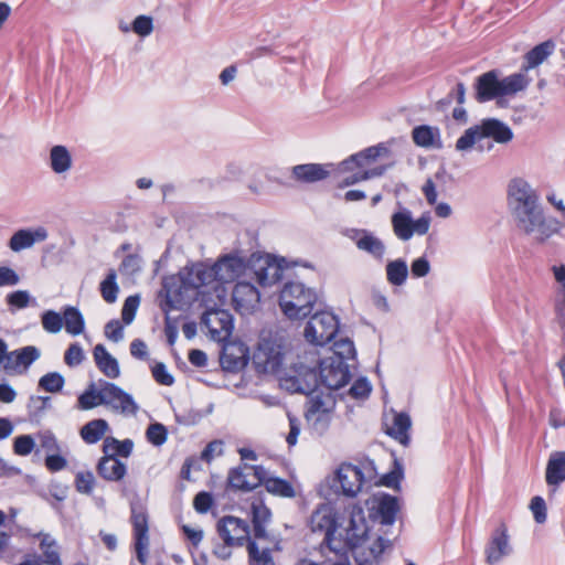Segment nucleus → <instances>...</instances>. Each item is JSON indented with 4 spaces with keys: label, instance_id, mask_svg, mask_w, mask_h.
<instances>
[{
    "label": "nucleus",
    "instance_id": "obj_17",
    "mask_svg": "<svg viewBox=\"0 0 565 565\" xmlns=\"http://www.w3.org/2000/svg\"><path fill=\"white\" fill-rule=\"evenodd\" d=\"M232 300L236 311L241 315H248L252 313L259 303L260 294L253 284L238 281L233 288Z\"/></svg>",
    "mask_w": 565,
    "mask_h": 565
},
{
    "label": "nucleus",
    "instance_id": "obj_4",
    "mask_svg": "<svg viewBox=\"0 0 565 565\" xmlns=\"http://www.w3.org/2000/svg\"><path fill=\"white\" fill-rule=\"evenodd\" d=\"M317 302V294L301 282H288L279 296V306L289 319L308 317Z\"/></svg>",
    "mask_w": 565,
    "mask_h": 565
},
{
    "label": "nucleus",
    "instance_id": "obj_49",
    "mask_svg": "<svg viewBox=\"0 0 565 565\" xmlns=\"http://www.w3.org/2000/svg\"><path fill=\"white\" fill-rule=\"evenodd\" d=\"M355 355L356 352L354 343L350 339H341L340 341L334 342L331 358H339L348 363L349 361H352V364L354 365Z\"/></svg>",
    "mask_w": 565,
    "mask_h": 565
},
{
    "label": "nucleus",
    "instance_id": "obj_24",
    "mask_svg": "<svg viewBox=\"0 0 565 565\" xmlns=\"http://www.w3.org/2000/svg\"><path fill=\"white\" fill-rule=\"evenodd\" d=\"M360 250L366 252L375 258H382L385 253L383 242L366 230H353L350 236Z\"/></svg>",
    "mask_w": 565,
    "mask_h": 565
},
{
    "label": "nucleus",
    "instance_id": "obj_32",
    "mask_svg": "<svg viewBox=\"0 0 565 565\" xmlns=\"http://www.w3.org/2000/svg\"><path fill=\"white\" fill-rule=\"evenodd\" d=\"M555 49L556 44L551 39L535 45L524 55L522 71L527 72L537 67L554 53Z\"/></svg>",
    "mask_w": 565,
    "mask_h": 565
},
{
    "label": "nucleus",
    "instance_id": "obj_38",
    "mask_svg": "<svg viewBox=\"0 0 565 565\" xmlns=\"http://www.w3.org/2000/svg\"><path fill=\"white\" fill-rule=\"evenodd\" d=\"M412 426V420L408 414L398 413L394 416L393 425L387 429V435L393 437L403 446H408L411 438L408 431Z\"/></svg>",
    "mask_w": 565,
    "mask_h": 565
},
{
    "label": "nucleus",
    "instance_id": "obj_45",
    "mask_svg": "<svg viewBox=\"0 0 565 565\" xmlns=\"http://www.w3.org/2000/svg\"><path fill=\"white\" fill-rule=\"evenodd\" d=\"M103 386H99V382L90 383L89 386L78 396L77 407L79 409H92L99 405H103L100 402V396L103 395Z\"/></svg>",
    "mask_w": 565,
    "mask_h": 565
},
{
    "label": "nucleus",
    "instance_id": "obj_59",
    "mask_svg": "<svg viewBox=\"0 0 565 565\" xmlns=\"http://www.w3.org/2000/svg\"><path fill=\"white\" fill-rule=\"evenodd\" d=\"M84 358H85L84 351H83L82 347L76 342V343H72L65 351L64 362L68 366L74 367V366L79 365L84 361Z\"/></svg>",
    "mask_w": 565,
    "mask_h": 565
},
{
    "label": "nucleus",
    "instance_id": "obj_11",
    "mask_svg": "<svg viewBox=\"0 0 565 565\" xmlns=\"http://www.w3.org/2000/svg\"><path fill=\"white\" fill-rule=\"evenodd\" d=\"M201 322L207 328L211 339L218 342L227 340L234 328L232 315L224 309L206 310Z\"/></svg>",
    "mask_w": 565,
    "mask_h": 565
},
{
    "label": "nucleus",
    "instance_id": "obj_44",
    "mask_svg": "<svg viewBox=\"0 0 565 565\" xmlns=\"http://www.w3.org/2000/svg\"><path fill=\"white\" fill-rule=\"evenodd\" d=\"M134 449V441L131 439L118 440L115 437H106L103 444V451L106 456H121L129 457Z\"/></svg>",
    "mask_w": 565,
    "mask_h": 565
},
{
    "label": "nucleus",
    "instance_id": "obj_35",
    "mask_svg": "<svg viewBox=\"0 0 565 565\" xmlns=\"http://www.w3.org/2000/svg\"><path fill=\"white\" fill-rule=\"evenodd\" d=\"M412 138L415 145L422 148H443L438 127L428 125L416 126L412 131Z\"/></svg>",
    "mask_w": 565,
    "mask_h": 565
},
{
    "label": "nucleus",
    "instance_id": "obj_54",
    "mask_svg": "<svg viewBox=\"0 0 565 565\" xmlns=\"http://www.w3.org/2000/svg\"><path fill=\"white\" fill-rule=\"evenodd\" d=\"M146 436L149 443L154 446H161L166 443L168 431L164 425L160 423L150 424L146 430Z\"/></svg>",
    "mask_w": 565,
    "mask_h": 565
},
{
    "label": "nucleus",
    "instance_id": "obj_36",
    "mask_svg": "<svg viewBox=\"0 0 565 565\" xmlns=\"http://www.w3.org/2000/svg\"><path fill=\"white\" fill-rule=\"evenodd\" d=\"M373 509L381 524L392 525L399 510L398 500L396 497L383 494L376 499V505H374Z\"/></svg>",
    "mask_w": 565,
    "mask_h": 565
},
{
    "label": "nucleus",
    "instance_id": "obj_9",
    "mask_svg": "<svg viewBox=\"0 0 565 565\" xmlns=\"http://www.w3.org/2000/svg\"><path fill=\"white\" fill-rule=\"evenodd\" d=\"M393 232L401 241H409L414 234L425 235L429 231V216H420L416 221L412 217V212L407 209L394 213L391 218Z\"/></svg>",
    "mask_w": 565,
    "mask_h": 565
},
{
    "label": "nucleus",
    "instance_id": "obj_1",
    "mask_svg": "<svg viewBox=\"0 0 565 565\" xmlns=\"http://www.w3.org/2000/svg\"><path fill=\"white\" fill-rule=\"evenodd\" d=\"M507 192L508 207L519 233L537 244H544L561 232L563 224L545 214L540 195L526 180L512 179Z\"/></svg>",
    "mask_w": 565,
    "mask_h": 565
},
{
    "label": "nucleus",
    "instance_id": "obj_25",
    "mask_svg": "<svg viewBox=\"0 0 565 565\" xmlns=\"http://www.w3.org/2000/svg\"><path fill=\"white\" fill-rule=\"evenodd\" d=\"M545 481L554 491L565 481V451L551 454L545 470Z\"/></svg>",
    "mask_w": 565,
    "mask_h": 565
},
{
    "label": "nucleus",
    "instance_id": "obj_56",
    "mask_svg": "<svg viewBox=\"0 0 565 565\" xmlns=\"http://www.w3.org/2000/svg\"><path fill=\"white\" fill-rule=\"evenodd\" d=\"M372 385L366 377H359L350 387L349 394L355 399L367 398L371 394Z\"/></svg>",
    "mask_w": 565,
    "mask_h": 565
},
{
    "label": "nucleus",
    "instance_id": "obj_39",
    "mask_svg": "<svg viewBox=\"0 0 565 565\" xmlns=\"http://www.w3.org/2000/svg\"><path fill=\"white\" fill-rule=\"evenodd\" d=\"M270 510L263 503L252 504V522L255 539H266V526L270 522Z\"/></svg>",
    "mask_w": 565,
    "mask_h": 565
},
{
    "label": "nucleus",
    "instance_id": "obj_47",
    "mask_svg": "<svg viewBox=\"0 0 565 565\" xmlns=\"http://www.w3.org/2000/svg\"><path fill=\"white\" fill-rule=\"evenodd\" d=\"M247 552L249 565H275L270 548L260 550L254 540H248Z\"/></svg>",
    "mask_w": 565,
    "mask_h": 565
},
{
    "label": "nucleus",
    "instance_id": "obj_20",
    "mask_svg": "<svg viewBox=\"0 0 565 565\" xmlns=\"http://www.w3.org/2000/svg\"><path fill=\"white\" fill-rule=\"evenodd\" d=\"M511 546L509 544V535L507 529L501 525L498 527L491 536L490 542L486 547V559L490 565L499 563L504 556L511 553Z\"/></svg>",
    "mask_w": 565,
    "mask_h": 565
},
{
    "label": "nucleus",
    "instance_id": "obj_33",
    "mask_svg": "<svg viewBox=\"0 0 565 565\" xmlns=\"http://www.w3.org/2000/svg\"><path fill=\"white\" fill-rule=\"evenodd\" d=\"M34 539L40 540V550L43 556V563L46 565H63L61 555H60V546L57 541L50 534L44 532H39L34 534H29Z\"/></svg>",
    "mask_w": 565,
    "mask_h": 565
},
{
    "label": "nucleus",
    "instance_id": "obj_37",
    "mask_svg": "<svg viewBox=\"0 0 565 565\" xmlns=\"http://www.w3.org/2000/svg\"><path fill=\"white\" fill-rule=\"evenodd\" d=\"M214 280H216L214 265L206 267L202 264H199L189 270L186 277L183 278V284L191 288L199 289L203 286H207Z\"/></svg>",
    "mask_w": 565,
    "mask_h": 565
},
{
    "label": "nucleus",
    "instance_id": "obj_30",
    "mask_svg": "<svg viewBox=\"0 0 565 565\" xmlns=\"http://www.w3.org/2000/svg\"><path fill=\"white\" fill-rule=\"evenodd\" d=\"M47 237V232L43 227H39L34 231L19 230L15 232L9 242V247L13 252H20L25 248H30L36 242H43Z\"/></svg>",
    "mask_w": 565,
    "mask_h": 565
},
{
    "label": "nucleus",
    "instance_id": "obj_53",
    "mask_svg": "<svg viewBox=\"0 0 565 565\" xmlns=\"http://www.w3.org/2000/svg\"><path fill=\"white\" fill-rule=\"evenodd\" d=\"M481 139L479 126L468 128L465 134L457 140L456 149L466 151L472 148L477 140Z\"/></svg>",
    "mask_w": 565,
    "mask_h": 565
},
{
    "label": "nucleus",
    "instance_id": "obj_8",
    "mask_svg": "<svg viewBox=\"0 0 565 565\" xmlns=\"http://www.w3.org/2000/svg\"><path fill=\"white\" fill-rule=\"evenodd\" d=\"M345 361L339 358H326L319 363L320 382L329 390H339L351 380V367Z\"/></svg>",
    "mask_w": 565,
    "mask_h": 565
},
{
    "label": "nucleus",
    "instance_id": "obj_43",
    "mask_svg": "<svg viewBox=\"0 0 565 565\" xmlns=\"http://www.w3.org/2000/svg\"><path fill=\"white\" fill-rule=\"evenodd\" d=\"M50 162L55 173H65L72 167V157L66 147L54 146L50 151Z\"/></svg>",
    "mask_w": 565,
    "mask_h": 565
},
{
    "label": "nucleus",
    "instance_id": "obj_28",
    "mask_svg": "<svg viewBox=\"0 0 565 565\" xmlns=\"http://www.w3.org/2000/svg\"><path fill=\"white\" fill-rule=\"evenodd\" d=\"M97 473L107 481L117 482L127 473V466L117 457L104 455L97 463Z\"/></svg>",
    "mask_w": 565,
    "mask_h": 565
},
{
    "label": "nucleus",
    "instance_id": "obj_5",
    "mask_svg": "<svg viewBox=\"0 0 565 565\" xmlns=\"http://www.w3.org/2000/svg\"><path fill=\"white\" fill-rule=\"evenodd\" d=\"M284 345L277 335L263 337L253 354V363L264 373H275L282 365Z\"/></svg>",
    "mask_w": 565,
    "mask_h": 565
},
{
    "label": "nucleus",
    "instance_id": "obj_21",
    "mask_svg": "<svg viewBox=\"0 0 565 565\" xmlns=\"http://www.w3.org/2000/svg\"><path fill=\"white\" fill-rule=\"evenodd\" d=\"M216 280L231 282L239 277L245 270L243 258L235 255H225L214 264Z\"/></svg>",
    "mask_w": 565,
    "mask_h": 565
},
{
    "label": "nucleus",
    "instance_id": "obj_27",
    "mask_svg": "<svg viewBox=\"0 0 565 565\" xmlns=\"http://www.w3.org/2000/svg\"><path fill=\"white\" fill-rule=\"evenodd\" d=\"M291 174L296 181L302 183H315L327 179L330 172L324 164L303 163L292 167Z\"/></svg>",
    "mask_w": 565,
    "mask_h": 565
},
{
    "label": "nucleus",
    "instance_id": "obj_62",
    "mask_svg": "<svg viewBox=\"0 0 565 565\" xmlns=\"http://www.w3.org/2000/svg\"><path fill=\"white\" fill-rule=\"evenodd\" d=\"M530 509L533 513V516H534V520L536 523H539V524L545 523V521L547 519L546 503L542 497L536 495V497L532 498L531 503H530Z\"/></svg>",
    "mask_w": 565,
    "mask_h": 565
},
{
    "label": "nucleus",
    "instance_id": "obj_22",
    "mask_svg": "<svg viewBox=\"0 0 565 565\" xmlns=\"http://www.w3.org/2000/svg\"><path fill=\"white\" fill-rule=\"evenodd\" d=\"M40 355V350L34 345H26L11 351L9 352L8 361L4 362V370L21 373L20 367H23L24 371L28 370Z\"/></svg>",
    "mask_w": 565,
    "mask_h": 565
},
{
    "label": "nucleus",
    "instance_id": "obj_19",
    "mask_svg": "<svg viewBox=\"0 0 565 565\" xmlns=\"http://www.w3.org/2000/svg\"><path fill=\"white\" fill-rule=\"evenodd\" d=\"M309 396L306 409V418L315 425L321 423L324 427L329 422V413L333 408L334 401L330 394L312 393Z\"/></svg>",
    "mask_w": 565,
    "mask_h": 565
},
{
    "label": "nucleus",
    "instance_id": "obj_58",
    "mask_svg": "<svg viewBox=\"0 0 565 565\" xmlns=\"http://www.w3.org/2000/svg\"><path fill=\"white\" fill-rule=\"evenodd\" d=\"M154 381L164 386H171L174 383V377L168 372L164 363L157 362L151 369Z\"/></svg>",
    "mask_w": 565,
    "mask_h": 565
},
{
    "label": "nucleus",
    "instance_id": "obj_60",
    "mask_svg": "<svg viewBox=\"0 0 565 565\" xmlns=\"http://www.w3.org/2000/svg\"><path fill=\"white\" fill-rule=\"evenodd\" d=\"M131 30L140 36L150 35L153 30L152 18L148 15H138L132 22Z\"/></svg>",
    "mask_w": 565,
    "mask_h": 565
},
{
    "label": "nucleus",
    "instance_id": "obj_7",
    "mask_svg": "<svg viewBox=\"0 0 565 565\" xmlns=\"http://www.w3.org/2000/svg\"><path fill=\"white\" fill-rule=\"evenodd\" d=\"M99 386H103L104 393L100 396V402L114 413L122 415H136L138 413L139 407L134 397L117 384L99 380Z\"/></svg>",
    "mask_w": 565,
    "mask_h": 565
},
{
    "label": "nucleus",
    "instance_id": "obj_16",
    "mask_svg": "<svg viewBox=\"0 0 565 565\" xmlns=\"http://www.w3.org/2000/svg\"><path fill=\"white\" fill-rule=\"evenodd\" d=\"M131 523L135 533V547L137 558L141 564L146 563L147 550L149 545L148 516L142 508L131 507Z\"/></svg>",
    "mask_w": 565,
    "mask_h": 565
},
{
    "label": "nucleus",
    "instance_id": "obj_2",
    "mask_svg": "<svg viewBox=\"0 0 565 565\" xmlns=\"http://www.w3.org/2000/svg\"><path fill=\"white\" fill-rule=\"evenodd\" d=\"M367 533L363 510L354 509L344 530V543L352 551L358 565L379 564L383 552L390 545V541L382 536L367 544Z\"/></svg>",
    "mask_w": 565,
    "mask_h": 565
},
{
    "label": "nucleus",
    "instance_id": "obj_57",
    "mask_svg": "<svg viewBox=\"0 0 565 565\" xmlns=\"http://www.w3.org/2000/svg\"><path fill=\"white\" fill-rule=\"evenodd\" d=\"M35 447L34 439L31 435H20L15 437L13 443V451L19 456H28Z\"/></svg>",
    "mask_w": 565,
    "mask_h": 565
},
{
    "label": "nucleus",
    "instance_id": "obj_23",
    "mask_svg": "<svg viewBox=\"0 0 565 565\" xmlns=\"http://www.w3.org/2000/svg\"><path fill=\"white\" fill-rule=\"evenodd\" d=\"M247 363V350L243 344L226 343L221 354V364L227 371H237Z\"/></svg>",
    "mask_w": 565,
    "mask_h": 565
},
{
    "label": "nucleus",
    "instance_id": "obj_3",
    "mask_svg": "<svg viewBox=\"0 0 565 565\" xmlns=\"http://www.w3.org/2000/svg\"><path fill=\"white\" fill-rule=\"evenodd\" d=\"M530 79L522 72L499 79V72L491 70L478 76L475 83V97L478 103H486L498 97L516 94L525 89Z\"/></svg>",
    "mask_w": 565,
    "mask_h": 565
},
{
    "label": "nucleus",
    "instance_id": "obj_6",
    "mask_svg": "<svg viewBox=\"0 0 565 565\" xmlns=\"http://www.w3.org/2000/svg\"><path fill=\"white\" fill-rule=\"evenodd\" d=\"M339 331L337 316L329 311L316 312L305 327V338L315 345H326L331 342Z\"/></svg>",
    "mask_w": 565,
    "mask_h": 565
},
{
    "label": "nucleus",
    "instance_id": "obj_64",
    "mask_svg": "<svg viewBox=\"0 0 565 565\" xmlns=\"http://www.w3.org/2000/svg\"><path fill=\"white\" fill-rule=\"evenodd\" d=\"M213 504V497L211 493L201 491L193 500V507L199 513H206Z\"/></svg>",
    "mask_w": 565,
    "mask_h": 565
},
{
    "label": "nucleus",
    "instance_id": "obj_48",
    "mask_svg": "<svg viewBox=\"0 0 565 565\" xmlns=\"http://www.w3.org/2000/svg\"><path fill=\"white\" fill-rule=\"evenodd\" d=\"M117 274L115 269H110L106 278L100 282V294L103 299L108 303H114L117 300L119 287L116 281Z\"/></svg>",
    "mask_w": 565,
    "mask_h": 565
},
{
    "label": "nucleus",
    "instance_id": "obj_31",
    "mask_svg": "<svg viewBox=\"0 0 565 565\" xmlns=\"http://www.w3.org/2000/svg\"><path fill=\"white\" fill-rule=\"evenodd\" d=\"M558 287L554 297V312L557 323L565 328V265L553 266L552 268Z\"/></svg>",
    "mask_w": 565,
    "mask_h": 565
},
{
    "label": "nucleus",
    "instance_id": "obj_26",
    "mask_svg": "<svg viewBox=\"0 0 565 565\" xmlns=\"http://www.w3.org/2000/svg\"><path fill=\"white\" fill-rule=\"evenodd\" d=\"M479 128L481 138H492L499 143H507L513 138L511 128L503 121L495 118L482 120Z\"/></svg>",
    "mask_w": 565,
    "mask_h": 565
},
{
    "label": "nucleus",
    "instance_id": "obj_29",
    "mask_svg": "<svg viewBox=\"0 0 565 565\" xmlns=\"http://www.w3.org/2000/svg\"><path fill=\"white\" fill-rule=\"evenodd\" d=\"M287 388L295 393L310 395L316 393L320 382V372L309 369L301 376L290 377L285 381Z\"/></svg>",
    "mask_w": 565,
    "mask_h": 565
},
{
    "label": "nucleus",
    "instance_id": "obj_14",
    "mask_svg": "<svg viewBox=\"0 0 565 565\" xmlns=\"http://www.w3.org/2000/svg\"><path fill=\"white\" fill-rule=\"evenodd\" d=\"M390 148L386 143L380 142L375 146H371L365 148L354 154H351L349 158L343 160L340 164V171H353L355 169H364L370 164L374 163L379 158L388 157Z\"/></svg>",
    "mask_w": 565,
    "mask_h": 565
},
{
    "label": "nucleus",
    "instance_id": "obj_61",
    "mask_svg": "<svg viewBox=\"0 0 565 565\" xmlns=\"http://www.w3.org/2000/svg\"><path fill=\"white\" fill-rule=\"evenodd\" d=\"M95 478L90 471L78 472L75 477L76 490L84 494H89L93 491Z\"/></svg>",
    "mask_w": 565,
    "mask_h": 565
},
{
    "label": "nucleus",
    "instance_id": "obj_42",
    "mask_svg": "<svg viewBox=\"0 0 565 565\" xmlns=\"http://www.w3.org/2000/svg\"><path fill=\"white\" fill-rule=\"evenodd\" d=\"M63 326L67 333L78 335L84 332L85 320L81 311L73 306H67L63 310Z\"/></svg>",
    "mask_w": 565,
    "mask_h": 565
},
{
    "label": "nucleus",
    "instance_id": "obj_51",
    "mask_svg": "<svg viewBox=\"0 0 565 565\" xmlns=\"http://www.w3.org/2000/svg\"><path fill=\"white\" fill-rule=\"evenodd\" d=\"M6 301L10 311L21 310L35 302L28 290H15L7 295Z\"/></svg>",
    "mask_w": 565,
    "mask_h": 565
},
{
    "label": "nucleus",
    "instance_id": "obj_52",
    "mask_svg": "<svg viewBox=\"0 0 565 565\" xmlns=\"http://www.w3.org/2000/svg\"><path fill=\"white\" fill-rule=\"evenodd\" d=\"M42 327L49 333H58L63 328V315L46 310L41 316Z\"/></svg>",
    "mask_w": 565,
    "mask_h": 565
},
{
    "label": "nucleus",
    "instance_id": "obj_34",
    "mask_svg": "<svg viewBox=\"0 0 565 565\" xmlns=\"http://www.w3.org/2000/svg\"><path fill=\"white\" fill-rule=\"evenodd\" d=\"M98 370L108 379H117L120 375L118 361L106 350L103 344H97L93 351Z\"/></svg>",
    "mask_w": 565,
    "mask_h": 565
},
{
    "label": "nucleus",
    "instance_id": "obj_40",
    "mask_svg": "<svg viewBox=\"0 0 565 565\" xmlns=\"http://www.w3.org/2000/svg\"><path fill=\"white\" fill-rule=\"evenodd\" d=\"M109 429V425L107 423V420L103 419V418H97V419H93L88 423H86L82 428H81V437L82 439L88 444V445H94L96 443H98L104 436L105 434L108 431Z\"/></svg>",
    "mask_w": 565,
    "mask_h": 565
},
{
    "label": "nucleus",
    "instance_id": "obj_12",
    "mask_svg": "<svg viewBox=\"0 0 565 565\" xmlns=\"http://www.w3.org/2000/svg\"><path fill=\"white\" fill-rule=\"evenodd\" d=\"M217 532L227 546H243L252 540L248 523L232 515L224 516L217 522Z\"/></svg>",
    "mask_w": 565,
    "mask_h": 565
},
{
    "label": "nucleus",
    "instance_id": "obj_63",
    "mask_svg": "<svg viewBox=\"0 0 565 565\" xmlns=\"http://www.w3.org/2000/svg\"><path fill=\"white\" fill-rule=\"evenodd\" d=\"M105 335L114 342L121 341L124 339L122 324L116 319L108 321L105 326Z\"/></svg>",
    "mask_w": 565,
    "mask_h": 565
},
{
    "label": "nucleus",
    "instance_id": "obj_10",
    "mask_svg": "<svg viewBox=\"0 0 565 565\" xmlns=\"http://www.w3.org/2000/svg\"><path fill=\"white\" fill-rule=\"evenodd\" d=\"M364 483L365 476L356 465L343 462L335 471L333 487L345 497H356L362 491Z\"/></svg>",
    "mask_w": 565,
    "mask_h": 565
},
{
    "label": "nucleus",
    "instance_id": "obj_41",
    "mask_svg": "<svg viewBox=\"0 0 565 565\" xmlns=\"http://www.w3.org/2000/svg\"><path fill=\"white\" fill-rule=\"evenodd\" d=\"M262 484L265 486L266 490L269 493L280 495L284 498H294L295 497V490H294L291 483L285 479L271 477L267 469H265V475L262 480Z\"/></svg>",
    "mask_w": 565,
    "mask_h": 565
},
{
    "label": "nucleus",
    "instance_id": "obj_15",
    "mask_svg": "<svg viewBox=\"0 0 565 565\" xmlns=\"http://www.w3.org/2000/svg\"><path fill=\"white\" fill-rule=\"evenodd\" d=\"M286 260H277L270 256L259 258L254 264V273L257 282L263 286H271L282 279Z\"/></svg>",
    "mask_w": 565,
    "mask_h": 565
},
{
    "label": "nucleus",
    "instance_id": "obj_46",
    "mask_svg": "<svg viewBox=\"0 0 565 565\" xmlns=\"http://www.w3.org/2000/svg\"><path fill=\"white\" fill-rule=\"evenodd\" d=\"M408 277V267L404 259L391 260L386 265V279L393 286H402Z\"/></svg>",
    "mask_w": 565,
    "mask_h": 565
},
{
    "label": "nucleus",
    "instance_id": "obj_50",
    "mask_svg": "<svg viewBox=\"0 0 565 565\" xmlns=\"http://www.w3.org/2000/svg\"><path fill=\"white\" fill-rule=\"evenodd\" d=\"M64 384L65 379L58 372H49L39 380V387L47 393L61 392Z\"/></svg>",
    "mask_w": 565,
    "mask_h": 565
},
{
    "label": "nucleus",
    "instance_id": "obj_55",
    "mask_svg": "<svg viewBox=\"0 0 565 565\" xmlns=\"http://www.w3.org/2000/svg\"><path fill=\"white\" fill-rule=\"evenodd\" d=\"M139 303L140 297L138 295L126 298L121 309V319L125 324H130L134 321Z\"/></svg>",
    "mask_w": 565,
    "mask_h": 565
},
{
    "label": "nucleus",
    "instance_id": "obj_13",
    "mask_svg": "<svg viewBox=\"0 0 565 565\" xmlns=\"http://www.w3.org/2000/svg\"><path fill=\"white\" fill-rule=\"evenodd\" d=\"M265 475L263 466L243 465L228 472V486L235 490L252 491L262 484Z\"/></svg>",
    "mask_w": 565,
    "mask_h": 565
},
{
    "label": "nucleus",
    "instance_id": "obj_18",
    "mask_svg": "<svg viewBox=\"0 0 565 565\" xmlns=\"http://www.w3.org/2000/svg\"><path fill=\"white\" fill-rule=\"evenodd\" d=\"M310 527L312 532L324 533L323 542L332 551H338L339 547L334 545V533L337 531V521L334 514L330 509H317L310 518Z\"/></svg>",
    "mask_w": 565,
    "mask_h": 565
}]
</instances>
